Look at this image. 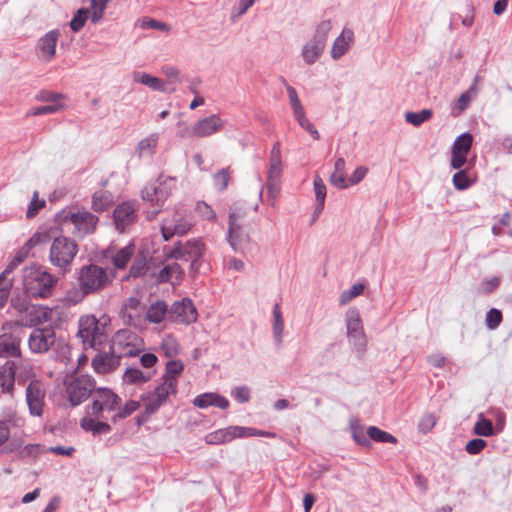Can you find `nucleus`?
Returning <instances> with one entry per match:
<instances>
[{
  "label": "nucleus",
  "mask_w": 512,
  "mask_h": 512,
  "mask_svg": "<svg viewBox=\"0 0 512 512\" xmlns=\"http://www.w3.org/2000/svg\"><path fill=\"white\" fill-rule=\"evenodd\" d=\"M47 235L36 232L33 236L16 252L12 261L7 265L16 269L30 254L31 250L38 244L46 241Z\"/></svg>",
  "instance_id": "obj_24"
},
{
  "label": "nucleus",
  "mask_w": 512,
  "mask_h": 512,
  "mask_svg": "<svg viewBox=\"0 0 512 512\" xmlns=\"http://www.w3.org/2000/svg\"><path fill=\"white\" fill-rule=\"evenodd\" d=\"M78 337L84 347H95L101 343L102 331L94 315H84L79 319Z\"/></svg>",
  "instance_id": "obj_10"
},
{
  "label": "nucleus",
  "mask_w": 512,
  "mask_h": 512,
  "mask_svg": "<svg viewBox=\"0 0 512 512\" xmlns=\"http://www.w3.org/2000/svg\"><path fill=\"white\" fill-rule=\"evenodd\" d=\"M121 402V398L109 388H99L94 392L93 401L87 407V413L100 417L104 411H116Z\"/></svg>",
  "instance_id": "obj_8"
},
{
  "label": "nucleus",
  "mask_w": 512,
  "mask_h": 512,
  "mask_svg": "<svg viewBox=\"0 0 512 512\" xmlns=\"http://www.w3.org/2000/svg\"><path fill=\"white\" fill-rule=\"evenodd\" d=\"M95 387L94 379L89 375H79L66 383V393L69 402L77 406L84 402Z\"/></svg>",
  "instance_id": "obj_9"
},
{
  "label": "nucleus",
  "mask_w": 512,
  "mask_h": 512,
  "mask_svg": "<svg viewBox=\"0 0 512 512\" xmlns=\"http://www.w3.org/2000/svg\"><path fill=\"white\" fill-rule=\"evenodd\" d=\"M99 417H95L91 414L84 416L80 420V426L85 431H91L93 434H106L111 431V426L103 421L98 420Z\"/></svg>",
  "instance_id": "obj_27"
},
{
  "label": "nucleus",
  "mask_w": 512,
  "mask_h": 512,
  "mask_svg": "<svg viewBox=\"0 0 512 512\" xmlns=\"http://www.w3.org/2000/svg\"><path fill=\"white\" fill-rule=\"evenodd\" d=\"M364 284L356 283L349 290H345L341 293L339 302L341 305L347 304L353 298L359 296L364 291Z\"/></svg>",
  "instance_id": "obj_51"
},
{
  "label": "nucleus",
  "mask_w": 512,
  "mask_h": 512,
  "mask_svg": "<svg viewBox=\"0 0 512 512\" xmlns=\"http://www.w3.org/2000/svg\"><path fill=\"white\" fill-rule=\"evenodd\" d=\"M89 16L88 8H80L70 21V27L74 32L80 31L85 25Z\"/></svg>",
  "instance_id": "obj_50"
},
{
  "label": "nucleus",
  "mask_w": 512,
  "mask_h": 512,
  "mask_svg": "<svg viewBox=\"0 0 512 512\" xmlns=\"http://www.w3.org/2000/svg\"><path fill=\"white\" fill-rule=\"evenodd\" d=\"M157 186H147L142 190V198L155 205L163 204L176 188L177 178L161 173Z\"/></svg>",
  "instance_id": "obj_6"
},
{
  "label": "nucleus",
  "mask_w": 512,
  "mask_h": 512,
  "mask_svg": "<svg viewBox=\"0 0 512 512\" xmlns=\"http://www.w3.org/2000/svg\"><path fill=\"white\" fill-rule=\"evenodd\" d=\"M108 2L109 0H91V21L93 23H97L102 19L103 12L107 7Z\"/></svg>",
  "instance_id": "obj_55"
},
{
  "label": "nucleus",
  "mask_w": 512,
  "mask_h": 512,
  "mask_svg": "<svg viewBox=\"0 0 512 512\" xmlns=\"http://www.w3.org/2000/svg\"><path fill=\"white\" fill-rule=\"evenodd\" d=\"M148 270V262L146 256L139 254L133 261L129 270V277L137 278L144 275Z\"/></svg>",
  "instance_id": "obj_44"
},
{
  "label": "nucleus",
  "mask_w": 512,
  "mask_h": 512,
  "mask_svg": "<svg viewBox=\"0 0 512 512\" xmlns=\"http://www.w3.org/2000/svg\"><path fill=\"white\" fill-rule=\"evenodd\" d=\"M453 185L458 190H465L469 188L472 184V181L469 178L467 170H460L456 172L453 176Z\"/></svg>",
  "instance_id": "obj_53"
},
{
  "label": "nucleus",
  "mask_w": 512,
  "mask_h": 512,
  "mask_svg": "<svg viewBox=\"0 0 512 512\" xmlns=\"http://www.w3.org/2000/svg\"><path fill=\"white\" fill-rule=\"evenodd\" d=\"M123 309L124 313L129 318V322L136 324L134 318L138 316V311L140 309V301L135 297H131L125 302Z\"/></svg>",
  "instance_id": "obj_52"
},
{
  "label": "nucleus",
  "mask_w": 512,
  "mask_h": 512,
  "mask_svg": "<svg viewBox=\"0 0 512 512\" xmlns=\"http://www.w3.org/2000/svg\"><path fill=\"white\" fill-rule=\"evenodd\" d=\"M192 227V222L187 215L180 209L170 212L163 220L161 225L162 235L165 241L173 236H182Z\"/></svg>",
  "instance_id": "obj_7"
},
{
  "label": "nucleus",
  "mask_w": 512,
  "mask_h": 512,
  "mask_svg": "<svg viewBox=\"0 0 512 512\" xmlns=\"http://www.w3.org/2000/svg\"><path fill=\"white\" fill-rule=\"evenodd\" d=\"M195 212L203 219L213 221L216 219V214L210 205L203 201H198L195 205Z\"/></svg>",
  "instance_id": "obj_58"
},
{
  "label": "nucleus",
  "mask_w": 512,
  "mask_h": 512,
  "mask_svg": "<svg viewBox=\"0 0 512 512\" xmlns=\"http://www.w3.org/2000/svg\"><path fill=\"white\" fill-rule=\"evenodd\" d=\"M140 27L142 29L150 28V29H156V30H161V31H165V32L170 31V26L168 24H166L165 22L154 20V19H151L148 17H145L140 20Z\"/></svg>",
  "instance_id": "obj_59"
},
{
  "label": "nucleus",
  "mask_w": 512,
  "mask_h": 512,
  "mask_svg": "<svg viewBox=\"0 0 512 512\" xmlns=\"http://www.w3.org/2000/svg\"><path fill=\"white\" fill-rule=\"evenodd\" d=\"M172 385L171 383H161L154 391L141 395V402L148 415L155 413L170 395L176 394Z\"/></svg>",
  "instance_id": "obj_11"
},
{
  "label": "nucleus",
  "mask_w": 512,
  "mask_h": 512,
  "mask_svg": "<svg viewBox=\"0 0 512 512\" xmlns=\"http://www.w3.org/2000/svg\"><path fill=\"white\" fill-rule=\"evenodd\" d=\"M133 80L135 82L146 85L155 91H165L166 90L165 82L162 79H160L158 77H154L147 73L134 72Z\"/></svg>",
  "instance_id": "obj_33"
},
{
  "label": "nucleus",
  "mask_w": 512,
  "mask_h": 512,
  "mask_svg": "<svg viewBox=\"0 0 512 512\" xmlns=\"http://www.w3.org/2000/svg\"><path fill=\"white\" fill-rule=\"evenodd\" d=\"M8 422L13 423L15 426H22L25 420L22 417H18L16 414H11L7 421L0 420V446L5 444L10 437V427Z\"/></svg>",
  "instance_id": "obj_39"
},
{
  "label": "nucleus",
  "mask_w": 512,
  "mask_h": 512,
  "mask_svg": "<svg viewBox=\"0 0 512 512\" xmlns=\"http://www.w3.org/2000/svg\"><path fill=\"white\" fill-rule=\"evenodd\" d=\"M57 282V277L39 265L33 264L22 270L23 290L29 297L40 299L50 297Z\"/></svg>",
  "instance_id": "obj_1"
},
{
  "label": "nucleus",
  "mask_w": 512,
  "mask_h": 512,
  "mask_svg": "<svg viewBox=\"0 0 512 512\" xmlns=\"http://www.w3.org/2000/svg\"><path fill=\"white\" fill-rule=\"evenodd\" d=\"M184 365L180 360H170L166 364V373L162 383L173 384V390L177 392V377L182 373Z\"/></svg>",
  "instance_id": "obj_30"
},
{
  "label": "nucleus",
  "mask_w": 512,
  "mask_h": 512,
  "mask_svg": "<svg viewBox=\"0 0 512 512\" xmlns=\"http://www.w3.org/2000/svg\"><path fill=\"white\" fill-rule=\"evenodd\" d=\"M354 41V33L351 29L345 28L341 34L335 39L332 49L331 57L333 59L341 58L349 49Z\"/></svg>",
  "instance_id": "obj_25"
},
{
  "label": "nucleus",
  "mask_w": 512,
  "mask_h": 512,
  "mask_svg": "<svg viewBox=\"0 0 512 512\" xmlns=\"http://www.w3.org/2000/svg\"><path fill=\"white\" fill-rule=\"evenodd\" d=\"M64 108L63 104L56 103V104H48L41 107H36L31 109L27 112V116H37V115H44V114H51L58 112Z\"/></svg>",
  "instance_id": "obj_57"
},
{
  "label": "nucleus",
  "mask_w": 512,
  "mask_h": 512,
  "mask_svg": "<svg viewBox=\"0 0 512 512\" xmlns=\"http://www.w3.org/2000/svg\"><path fill=\"white\" fill-rule=\"evenodd\" d=\"M286 90L295 119L303 118L306 114L296 90L292 86H287Z\"/></svg>",
  "instance_id": "obj_41"
},
{
  "label": "nucleus",
  "mask_w": 512,
  "mask_h": 512,
  "mask_svg": "<svg viewBox=\"0 0 512 512\" xmlns=\"http://www.w3.org/2000/svg\"><path fill=\"white\" fill-rule=\"evenodd\" d=\"M273 318H274V324H273L274 337L276 338L277 342L280 344L282 341V335H283V331H284V322L282 319V314H281L280 306L278 303H276L274 305Z\"/></svg>",
  "instance_id": "obj_46"
},
{
  "label": "nucleus",
  "mask_w": 512,
  "mask_h": 512,
  "mask_svg": "<svg viewBox=\"0 0 512 512\" xmlns=\"http://www.w3.org/2000/svg\"><path fill=\"white\" fill-rule=\"evenodd\" d=\"M157 146L156 138H145L138 144L139 155L152 154Z\"/></svg>",
  "instance_id": "obj_64"
},
{
  "label": "nucleus",
  "mask_w": 512,
  "mask_h": 512,
  "mask_svg": "<svg viewBox=\"0 0 512 512\" xmlns=\"http://www.w3.org/2000/svg\"><path fill=\"white\" fill-rule=\"evenodd\" d=\"M472 143L473 136L470 133H463L455 139L451 148V167L453 169H461L465 165Z\"/></svg>",
  "instance_id": "obj_15"
},
{
  "label": "nucleus",
  "mask_w": 512,
  "mask_h": 512,
  "mask_svg": "<svg viewBox=\"0 0 512 512\" xmlns=\"http://www.w3.org/2000/svg\"><path fill=\"white\" fill-rule=\"evenodd\" d=\"M161 348L167 357H172L179 353V345L176 339L171 336H167L163 339Z\"/></svg>",
  "instance_id": "obj_61"
},
{
  "label": "nucleus",
  "mask_w": 512,
  "mask_h": 512,
  "mask_svg": "<svg viewBox=\"0 0 512 512\" xmlns=\"http://www.w3.org/2000/svg\"><path fill=\"white\" fill-rule=\"evenodd\" d=\"M140 405L141 402L135 400H129L123 406L119 405V407L117 408V412L112 417V421L116 422L118 420H122L129 417L140 408Z\"/></svg>",
  "instance_id": "obj_40"
},
{
  "label": "nucleus",
  "mask_w": 512,
  "mask_h": 512,
  "mask_svg": "<svg viewBox=\"0 0 512 512\" xmlns=\"http://www.w3.org/2000/svg\"><path fill=\"white\" fill-rule=\"evenodd\" d=\"M135 204L132 202H123L114 210V222L117 230L125 231L126 227L132 224L136 218Z\"/></svg>",
  "instance_id": "obj_19"
},
{
  "label": "nucleus",
  "mask_w": 512,
  "mask_h": 512,
  "mask_svg": "<svg viewBox=\"0 0 512 512\" xmlns=\"http://www.w3.org/2000/svg\"><path fill=\"white\" fill-rule=\"evenodd\" d=\"M222 120L217 115H211L194 124L190 130H186L181 137H207L222 127Z\"/></svg>",
  "instance_id": "obj_16"
},
{
  "label": "nucleus",
  "mask_w": 512,
  "mask_h": 512,
  "mask_svg": "<svg viewBox=\"0 0 512 512\" xmlns=\"http://www.w3.org/2000/svg\"><path fill=\"white\" fill-rule=\"evenodd\" d=\"M247 210L241 201H235L229 209L228 241L236 252H243L249 243V235L246 231Z\"/></svg>",
  "instance_id": "obj_2"
},
{
  "label": "nucleus",
  "mask_w": 512,
  "mask_h": 512,
  "mask_svg": "<svg viewBox=\"0 0 512 512\" xmlns=\"http://www.w3.org/2000/svg\"><path fill=\"white\" fill-rule=\"evenodd\" d=\"M59 34L58 30H51L38 40L37 48L43 61L49 62L55 57Z\"/></svg>",
  "instance_id": "obj_20"
},
{
  "label": "nucleus",
  "mask_w": 512,
  "mask_h": 512,
  "mask_svg": "<svg viewBox=\"0 0 512 512\" xmlns=\"http://www.w3.org/2000/svg\"><path fill=\"white\" fill-rule=\"evenodd\" d=\"M183 274V270L181 266L177 263H173L170 265L164 266L158 276L157 281L158 282H171L175 283V281H179L181 279V276Z\"/></svg>",
  "instance_id": "obj_32"
},
{
  "label": "nucleus",
  "mask_w": 512,
  "mask_h": 512,
  "mask_svg": "<svg viewBox=\"0 0 512 512\" xmlns=\"http://www.w3.org/2000/svg\"><path fill=\"white\" fill-rule=\"evenodd\" d=\"M16 379V364L14 361H6L0 366V389L3 394L14 395Z\"/></svg>",
  "instance_id": "obj_21"
},
{
  "label": "nucleus",
  "mask_w": 512,
  "mask_h": 512,
  "mask_svg": "<svg viewBox=\"0 0 512 512\" xmlns=\"http://www.w3.org/2000/svg\"><path fill=\"white\" fill-rule=\"evenodd\" d=\"M286 90L295 119L303 118L306 114L296 90L292 86H287Z\"/></svg>",
  "instance_id": "obj_42"
},
{
  "label": "nucleus",
  "mask_w": 512,
  "mask_h": 512,
  "mask_svg": "<svg viewBox=\"0 0 512 512\" xmlns=\"http://www.w3.org/2000/svg\"><path fill=\"white\" fill-rule=\"evenodd\" d=\"M332 28V24L330 20L322 21L316 29V33L313 39L317 40V42H322L323 45H326L327 35Z\"/></svg>",
  "instance_id": "obj_62"
},
{
  "label": "nucleus",
  "mask_w": 512,
  "mask_h": 512,
  "mask_svg": "<svg viewBox=\"0 0 512 512\" xmlns=\"http://www.w3.org/2000/svg\"><path fill=\"white\" fill-rule=\"evenodd\" d=\"M67 218L74 224L80 235L92 233L98 223V217L88 211L71 213Z\"/></svg>",
  "instance_id": "obj_18"
},
{
  "label": "nucleus",
  "mask_w": 512,
  "mask_h": 512,
  "mask_svg": "<svg viewBox=\"0 0 512 512\" xmlns=\"http://www.w3.org/2000/svg\"><path fill=\"white\" fill-rule=\"evenodd\" d=\"M186 254H187V260L195 261L198 259L203 252L204 245L200 240H192L187 241L184 243Z\"/></svg>",
  "instance_id": "obj_47"
},
{
  "label": "nucleus",
  "mask_w": 512,
  "mask_h": 512,
  "mask_svg": "<svg viewBox=\"0 0 512 512\" xmlns=\"http://www.w3.org/2000/svg\"><path fill=\"white\" fill-rule=\"evenodd\" d=\"M78 246L76 242L70 238L61 236L53 240L49 259L53 266L66 270L71 265L76 254Z\"/></svg>",
  "instance_id": "obj_4"
},
{
  "label": "nucleus",
  "mask_w": 512,
  "mask_h": 512,
  "mask_svg": "<svg viewBox=\"0 0 512 512\" xmlns=\"http://www.w3.org/2000/svg\"><path fill=\"white\" fill-rule=\"evenodd\" d=\"M29 315L31 316V323L38 325L50 321L52 319L53 310L46 306H32Z\"/></svg>",
  "instance_id": "obj_38"
},
{
  "label": "nucleus",
  "mask_w": 512,
  "mask_h": 512,
  "mask_svg": "<svg viewBox=\"0 0 512 512\" xmlns=\"http://www.w3.org/2000/svg\"><path fill=\"white\" fill-rule=\"evenodd\" d=\"M14 269L7 266L4 271L0 274V292L4 294H8L12 285L13 279L10 277Z\"/></svg>",
  "instance_id": "obj_60"
},
{
  "label": "nucleus",
  "mask_w": 512,
  "mask_h": 512,
  "mask_svg": "<svg viewBox=\"0 0 512 512\" xmlns=\"http://www.w3.org/2000/svg\"><path fill=\"white\" fill-rule=\"evenodd\" d=\"M313 186L317 202V210H322L326 198V186L319 176L314 178Z\"/></svg>",
  "instance_id": "obj_49"
},
{
  "label": "nucleus",
  "mask_w": 512,
  "mask_h": 512,
  "mask_svg": "<svg viewBox=\"0 0 512 512\" xmlns=\"http://www.w3.org/2000/svg\"><path fill=\"white\" fill-rule=\"evenodd\" d=\"M168 313V306L164 301H157L150 305L146 312V319L151 323H160Z\"/></svg>",
  "instance_id": "obj_34"
},
{
  "label": "nucleus",
  "mask_w": 512,
  "mask_h": 512,
  "mask_svg": "<svg viewBox=\"0 0 512 512\" xmlns=\"http://www.w3.org/2000/svg\"><path fill=\"white\" fill-rule=\"evenodd\" d=\"M21 340L19 337L5 333L0 335V358L20 357Z\"/></svg>",
  "instance_id": "obj_22"
},
{
  "label": "nucleus",
  "mask_w": 512,
  "mask_h": 512,
  "mask_svg": "<svg viewBox=\"0 0 512 512\" xmlns=\"http://www.w3.org/2000/svg\"><path fill=\"white\" fill-rule=\"evenodd\" d=\"M347 336L355 347L361 352L365 350L366 338L359 312L351 309L346 318Z\"/></svg>",
  "instance_id": "obj_14"
},
{
  "label": "nucleus",
  "mask_w": 512,
  "mask_h": 512,
  "mask_svg": "<svg viewBox=\"0 0 512 512\" xmlns=\"http://www.w3.org/2000/svg\"><path fill=\"white\" fill-rule=\"evenodd\" d=\"M56 342V332L54 327L47 326L34 329L28 339L29 349L33 353H45Z\"/></svg>",
  "instance_id": "obj_12"
},
{
  "label": "nucleus",
  "mask_w": 512,
  "mask_h": 512,
  "mask_svg": "<svg viewBox=\"0 0 512 512\" xmlns=\"http://www.w3.org/2000/svg\"><path fill=\"white\" fill-rule=\"evenodd\" d=\"M45 200L39 199L38 192L35 191L33 194V198L28 205L27 211H26V217L28 219L35 217L38 212L45 207Z\"/></svg>",
  "instance_id": "obj_54"
},
{
  "label": "nucleus",
  "mask_w": 512,
  "mask_h": 512,
  "mask_svg": "<svg viewBox=\"0 0 512 512\" xmlns=\"http://www.w3.org/2000/svg\"><path fill=\"white\" fill-rule=\"evenodd\" d=\"M433 113L430 109H423L419 112H407L405 114L406 121L413 126H420L432 117Z\"/></svg>",
  "instance_id": "obj_45"
},
{
  "label": "nucleus",
  "mask_w": 512,
  "mask_h": 512,
  "mask_svg": "<svg viewBox=\"0 0 512 512\" xmlns=\"http://www.w3.org/2000/svg\"><path fill=\"white\" fill-rule=\"evenodd\" d=\"M502 319L501 311L499 309L492 308L487 312L485 322L490 330H495L501 324Z\"/></svg>",
  "instance_id": "obj_56"
},
{
  "label": "nucleus",
  "mask_w": 512,
  "mask_h": 512,
  "mask_svg": "<svg viewBox=\"0 0 512 512\" xmlns=\"http://www.w3.org/2000/svg\"><path fill=\"white\" fill-rule=\"evenodd\" d=\"M113 195L108 191H97L92 196V208L96 212H103L113 204Z\"/></svg>",
  "instance_id": "obj_35"
},
{
  "label": "nucleus",
  "mask_w": 512,
  "mask_h": 512,
  "mask_svg": "<svg viewBox=\"0 0 512 512\" xmlns=\"http://www.w3.org/2000/svg\"><path fill=\"white\" fill-rule=\"evenodd\" d=\"M143 349V340L128 329L119 330L112 338L111 350L120 360L124 356L134 357Z\"/></svg>",
  "instance_id": "obj_5"
},
{
  "label": "nucleus",
  "mask_w": 512,
  "mask_h": 512,
  "mask_svg": "<svg viewBox=\"0 0 512 512\" xmlns=\"http://www.w3.org/2000/svg\"><path fill=\"white\" fill-rule=\"evenodd\" d=\"M324 48L325 45H323L322 42H317L315 39L306 43L302 49V57L305 63L308 65L315 63L323 53Z\"/></svg>",
  "instance_id": "obj_28"
},
{
  "label": "nucleus",
  "mask_w": 512,
  "mask_h": 512,
  "mask_svg": "<svg viewBox=\"0 0 512 512\" xmlns=\"http://www.w3.org/2000/svg\"><path fill=\"white\" fill-rule=\"evenodd\" d=\"M367 435L376 442L392 444L397 442V439L392 434L385 432L376 426H370L367 430Z\"/></svg>",
  "instance_id": "obj_43"
},
{
  "label": "nucleus",
  "mask_w": 512,
  "mask_h": 512,
  "mask_svg": "<svg viewBox=\"0 0 512 512\" xmlns=\"http://www.w3.org/2000/svg\"><path fill=\"white\" fill-rule=\"evenodd\" d=\"M151 374H145L138 368H128L123 374L122 380L124 384L141 385L151 379Z\"/></svg>",
  "instance_id": "obj_36"
},
{
  "label": "nucleus",
  "mask_w": 512,
  "mask_h": 512,
  "mask_svg": "<svg viewBox=\"0 0 512 512\" xmlns=\"http://www.w3.org/2000/svg\"><path fill=\"white\" fill-rule=\"evenodd\" d=\"M169 315L173 321L183 324H190L197 320V310L190 299L174 303Z\"/></svg>",
  "instance_id": "obj_17"
},
{
  "label": "nucleus",
  "mask_w": 512,
  "mask_h": 512,
  "mask_svg": "<svg viewBox=\"0 0 512 512\" xmlns=\"http://www.w3.org/2000/svg\"><path fill=\"white\" fill-rule=\"evenodd\" d=\"M474 433L483 437L492 436L494 434L492 422L481 416L474 426Z\"/></svg>",
  "instance_id": "obj_48"
},
{
  "label": "nucleus",
  "mask_w": 512,
  "mask_h": 512,
  "mask_svg": "<svg viewBox=\"0 0 512 512\" xmlns=\"http://www.w3.org/2000/svg\"><path fill=\"white\" fill-rule=\"evenodd\" d=\"M351 432H352V437L356 443H358L359 445H362V446L369 445V440L366 437L367 432L366 433L364 432V429L360 424H358V423L352 424Z\"/></svg>",
  "instance_id": "obj_63"
},
{
  "label": "nucleus",
  "mask_w": 512,
  "mask_h": 512,
  "mask_svg": "<svg viewBox=\"0 0 512 512\" xmlns=\"http://www.w3.org/2000/svg\"><path fill=\"white\" fill-rule=\"evenodd\" d=\"M194 406L204 409L210 406L224 408V397L216 393H203L193 400Z\"/></svg>",
  "instance_id": "obj_29"
},
{
  "label": "nucleus",
  "mask_w": 512,
  "mask_h": 512,
  "mask_svg": "<svg viewBox=\"0 0 512 512\" xmlns=\"http://www.w3.org/2000/svg\"><path fill=\"white\" fill-rule=\"evenodd\" d=\"M114 278L115 273L111 269L90 264L80 269L78 282L83 294L88 295L105 289Z\"/></svg>",
  "instance_id": "obj_3"
},
{
  "label": "nucleus",
  "mask_w": 512,
  "mask_h": 512,
  "mask_svg": "<svg viewBox=\"0 0 512 512\" xmlns=\"http://www.w3.org/2000/svg\"><path fill=\"white\" fill-rule=\"evenodd\" d=\"M283 172L280 143L276 142L270 153V167L267 180L280 181Z\"/></svg>",
  "instance_id": "obj_26"
},
{
  "label": "nucleus",
  "mask_w": 512,
  "mask_h": 512,
  "mask_svg": "<svg viewBox=\"0 0 512 512\" xmlns=\"http://www.w3.org/2000/svg\"><path fill=\"white\" fill-rule=\"evenodd\" d=\"M330 182L341 189L349 187L345 172V160L343 158H338L335 161L334 171L331 174Z\"/></svg>",
  "instance_id": "obj_31"
},
{
  "label": "nucleus",
  "mask_w": 512,
  "mask_h": 512,
  "mask_svg": "<svg viewBox=\"0 0 512 512\" xmlns=\"http://www.w3.org/2000/svg\"><path fill=\"white\" fill-rule=\"evenodd\" d=\"M120 365L119 356L111 353H100L92 360V366L98 374H107L116 370Z\"/></svg>",
  "instance_id": "obj_23"
},
{
  "label": "nucleus",
  "mask_w": 512,
  "mask_h": 512,
  "mask_svg": "<svg viewBox=\"0 0 512 512\" xmlns=\"http://www.w3.org/2000/svg\"><path fill=\"white\" fill-rule=\"evenodd\" d=\"M134 250L135 247L133 244H129L118 250L112 257L113 265L118 269H124L134 255Z\"/></svg>",
  "instance_id": "obj_37"
},
{
  "label": "nucleus",
  "mask_w": 512,
  "mask_h": 512,
  "mask_svg": "<svg viewBox=\"0 0 512 512\" xmlns=\"http://www.w3.org/2000/svg\"><path fill=\"white\" fill-rule=\"evenodd\" d=\"M45 386L40 380H32L26 388V402L32 416H41L45 406Z\"/></svg>",
  "instance_id": "obj_13"
}]
</instances>
